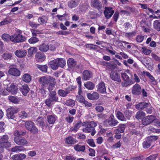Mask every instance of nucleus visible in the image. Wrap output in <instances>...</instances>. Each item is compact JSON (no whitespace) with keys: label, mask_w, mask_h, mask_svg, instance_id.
<instances>
[{"label":"nucleus","mask_w":160,"mask_h":160,"mask_svg":"<svg viewBox=\"0 0 160 160\" xmlns=\"http://www.w3.org/2000/svg\"><path fill=\"white\" fill-rule=\"evenodd\" d=\"M97 126V123L95 122L92 121L88 123L87 127L82 129L85 132H91L92 136L95 135L96 132L95 127Z\"/></svg>","instance_id":"1"},{"label":"nucleus","mask_w":160,"mask_h":160,"mask_svg":"<svg viewBox=\"0 0 160 160\" xmlns=\"http://www.w3.org/2000/svg\"><path fill=\"white\" fill-rule=\"evenodd\" d=\"M11 41L13 42L19 43L25 41L26 37L20 33H15L11 35Z\"/></svg>","instance_id":"2"},{"label":"nucleus","mask_w":160,"mask_h":160,"mask_svg":"<svg viewBox=\"0 0 160 160\" xmlns=\"http://www.w3.org/2000/svg\"><path fill=\"white\" fill-rule=\"evenodd\" d=\"M25 126L26 128L32 133H37L38 132V130L34 123L31 121L26 122L25 123Z\"/></svg>","instance_id":"3"},{"label":"nucleus","mask_w":160,"mask_h":160,"mask_svg":"<svg viewBox=\"0 0 160 160\" xmlns=\"http://www.w3.org/2000/svg\"><path fill=\"white\" fill-rule=\"evenodd\" d=\"M51 81H55V79L52 77L43 76L41 77L39 81L43 88L47 87Z\"/></svg>","instance_id":"4"},{"label":"nucleus","mask_w":160,"mask_h":160,"mask_svg":"<svg viewBox=\"0 0 160 160\" xmlns=\"http://www.w3.org/2000/svg\"><path fill=\"white\" fill-rule=\"evenodd\" d=\"M118 122L115 118L113 115H111L108 119L104 121L105 125L108 126L113 127L116 126Z\"/></svg>","instance_id":"5"},{"label":"nucleus","mask_w":160,"mask_h":160,"mask_svg":"<svg viewBox=\"0 0 160 160\" xmlns=\"http://www.w3.org/2000/svg\"><path fill=\"white\" fill-rule=\"evenodd\" d=\"M18 108L17 107H12L6 110L7 116L8 119H13L15 118L14 114L18 112Z\"/></svg>","instance_id":"6"},{"label":"nucleus","mask_w":160,"mask_h":160,"mask_svg":"<svg viewBox=\"0 0 160 160\" xmlns=\"http://www.w3.org/2000/svg\"><path fill=\"white\" fill-rule=\"evenodd\" d=\"M8 137L7 135H4L0 138V145L5 147L9 148L11 147L10 143L8 141Z\"/></svg>","instance_id":"7"},{"label":"nucleus","mask_w":160,"mask_h":160,"mask_svg":"<svg viewBox=\"0 0 160 160\" xmlns=\"http://www.w3.org/2000/svg\"><path fill=\"white\" fill-rule=\"evenodd\" d=\"M154 115H148L143 118L142 120V123L144 126L150 124L153 122L154 120Z\"/></svg>","instance_id":"8"},{"label":"nucleus","mask_w":160,"mask_h":160,"mask_svg":"<svg viewBox=\"0 0 160 160\" xmlns=\"http://www.w3.org/2000/svg\"><path fill=\"white\" fill-rule=\"evenodd\" d=\"M110 77L115 81L119 82H121L119 74L117 71H112L110 73Z\"/></svg>","instance_id":"9"},{"label":"nucleus","mask_w":160,"mask_h":160,"mask_svg":"<svg viewBox=\"0 0 160 160\" xmlns=\"http://www.w3.org/2000/svg\"><path fill=\"white\" fill-rule=\"evenodd\" d=\"M114 12V11L113 10L112 8L108 7H105L104 13L107 19H109L111 17Z\"/></svg>","instance_id":"10"},{"label":"nucleus","mask_w":160,"mask_h":160,"mask_svg":"<svg viewBox=\"0 0 160 160\" xmlns=\"http://www.w3.org/2000/svg\"><path fill=\"white\" fill-rule=\"evenodd\" d=\"M141 88L138 84H135L132 88V93L134 95H139L141 93Z\"/></svg>","instance_id":"11"},{"label":"nucleus","mask_w":160,"mask_h":160,"mask_svg":"<svg viewBox=\"0 0 160 160\" xmlns=\"http://www.w3.org/2000/svg\"><path fill=\"white\" fill-rule=\"evenodd\" d=\"M14 142L18 145H25L28 143L27 140L24 138L16 137L14 139Z\"/></svg>","instance_id":"12"},{"label":"nucleus","mask_w":160,"mask_h":160,"mask_svg":"<svg viewBox=\"0 0 160 160\" xmlns=\"http://www.w3.org/2000/svg\"><path fill=\"white\" fill-rule=\"evenodd\" d=\"M92 72L90 71L85 70L82 73V79L83 80H88L92 77Z\"/></svg>","instance_id":"13"},{"label":"nucleus","mask_w":160,"mask_h":160,"mask_svg":"<svg viewBox=\"0 0 160 160\" xmlns=\"http://www.w3.org/2000/svg\"><path fill=\"white\" fill-rule=\"evenodd\" d=\"M7 91L12 94H16L18 91V89L16 85L13 84H11L7 88Z\"/></svg>","instance_id":"14"},{"label":"nucleus","mask_w":160,"mask_h":160,"mask_svg":"<svg viewBox=\"0 0 160 160\" xmlns=\"http://www.w3.org/2000/svg\"><path fill=\"white\" fill-rule=\"evenodd\" d=\"M91 4L92 7L98 10L102 8V3L99 0H91Z\"/></svg>","instance_id":"15"},{"label":"nucleus","mask_w":160,"mask_h":160,"mask_svg":"<svg viewBox=\"0 0 160 160\" xmlns=\"http://www.w3.org/2000/svg\"><path fill=\"white\" fill-rule=\"evenodd\" d=\"M36 60L39 62H42L44 61L46 58L45 55L40 52L37 53L35 55Z\"/></svg>","instance_id":"16"},{"label":"nucleus","mask_w":160,"mask_h":160,"mask_svg":"<svg viewBox=\"0 0 160 160\" xmlns=\"http://www.w3.org/2000/svg\"><path fill=\"white\" fill-rule=\"evenodd\" d=\"M97 91L102 93H106V88L105 84L103 82H101L97 86Z\"/></svg>","instance_id":"17"},{"label":"nucleus","mask_w":160,"mask_h":160,"mask_svg":"<svg viewBox=\"0 0 160 160\" xmlns=\"http://www.w3.org/2000/svg\"><path fill=\"white\" fill-rule=\"evenodd\" d=\"M19 89L22 94L24 96L27 95L30 90L29 87L26 84H24L22 87H20Z\"/></svg>","instance_id":"18"},{"label":"nucleus","mask_w":160,"mask_h":160,"mask_svg":"<svg viewBox=\"0 0 160 160\" xmlns=\"http://www.w3.org/2000/svg\"><path fill=\"white\" fill-rule=\"evenodd\" d=\"M8 73L13 76L18 77L20 75V72L18 69L15 68H10L8 71Z\"/></svg>","instance_id":"19"},{"label":"nucleus","mask_w":160,"mask_h":160,"mask_svg":"<svg viewBox=\"0 0 160 160\" xmlns=\"http://www.w3.org/2000/svg\"><path fill=\"white\" fill-rule=\"evenodd\" d=\"M88 98L91 100L98 99L99 97V94L96 92H94L92 93H88L87 94Z\"/></svg>","instance_id":"20"},{"label":"nucleus","mask_w":160,"mask_h":160,"mask_svg":"<svg viewBox=\"0 0 160 160\" xmlns=\"http://www.w3.org/2000/svg\"><path fill=\"white\" fill-rule=\"evenodd\" d=\"M14 54L18 57L23 58L26 55L27 52L26 50L18 49L14 52Z\"/></svg>","instance_id":"21"},{"label":"nucleus","mask_w":160,"mask_h":160,"mask_svg":"<svg viewBox=\"0 0 160 160\" xmlns=\"http://www.w3.org/2000/svg\"><path fill=\"white\" fill-rule=\"evenodd\" d=\"M49 98L53 102H57L58 99V97L57 96L56 92L55 91L50 92Z\"/></svg>","instance_id":"22"},{"label":"nucleus","mask_w":160,"mask_h":160,"mask_svg":"<svg viewBox=\"0 0 160 160\" xmlns=\"http://www.w3.org/2000/svg\"><path fill=\"white\" fill-rule=\"evenodd\" d=\"M149 105V103L145 102H142L136 105V108L138 110H142L147 107Z\"/></svg>","instance_id":"23"},{"label":"nucleus","mask_w":160,"mask_h":160,"mask_svg":"<svg viewBox=\"0 0 160 160\" xmlns=\"http://www.w3.org/2000/svg\"><path fill=\"white\" fill-rule=\"evenodd\" d=\"M48 65L53 70H57L58 68L57 59L49 62Z\"/></svg>","instance_id":"24"},{"label":"nucleus","mask_w":160,"mask_h":160,"mask_svg":"<svg viewBox=\"0 0 160 160\" xmlns=\"http://www.w3.org/2000/svg\"><path fill=\"white\" fill-rule=\"evenodd\" d=\"M82 122L80 121H78L77 123L75 124L73 127H71L70 128V131L71 132H76L78 129L80 127L81 125Z\"/></svg>","instance_id":"25"},{"label":"nucleus","mask_w":160,"mask_h":160,"mask_svg":"<svg viewBox=\"0 0 160 160\" xmlns=\"http://www.w3.org/2000/svg\"><path fill=\"white\" fill-rule=\"evenodd\" d=\"M79 2V0H71L68 2V6L71 8H73L77 6Z\"/></svg>","instance_id":"26"},{"label":"nucleus","mask_w":160,"mask_h":160,"mask_svg":"<svg viewBox=\"0 0 160 160\" xmlns=\"http://www.w3.org/2000/svg\"><path fill=\"white\" fill-rule=\"evenodd\" d=\"M39 49L42 52H46L49 49V46L47 44L43 43L39 46Z\"/></svg>","instance_id":"27"},{"label":"nucleus","mask_w":160,"mask_h":160,"mask_svg":"<svg viewBox=\"0 0 160 160\" xmlns=\"http://www.w3.org/2000/svg\"><path fill=\"white\" fill-rule=\"evenodd\" d=\"M25 149L21 146H17L11 149V151L12 152L18 153L22 151H24Z\"/></svg>","instance_id":"28"},{"label":"nucleus","mask_w":160,"mask_h":160,"mask_svg":"<svg viewBox=\"0 0 160 160\" xmlns=\"http://www.w3.org/2000/svg\"><path fill=\"white\" fill-rule=\"evenodd\" d=\"M57 119V117L54 115H52L47 116L48 122L50 124H53Z\"/></svg>","instance_id":"29"},{"label":"nucleus","mask_w":160,"mask_h":160,"mask_svg":"<svg viewBox=\"0 0 160 160\" xmlns=\"http://www.w3.org/2000/svg\"><path fill=\"white\" fill-rule=\"evenodd\" d=\"M32 79L31 76L28 73L24 74L22 77V80L23 81L26 82H29Z\"/></svg>","instance_id":"30"},{"label":"nucleus","mask_w":160,"mask_h":160,"mask_svg":"<svg viewBox=\"0 0 160 160\" xmlns=\"http://www.w3.org/2000/svg\"><path fill=\"white\" fill-rule=\"evenodd\" d=\"M74 148L77 152H84L85 149V147L84 145L77 144L74 146Z\"/></svg>","instance_id":"31"},{"label":"nucleus","mask_w":160,"mask_h":160,"mask_svg":"<svg viewBox=\"0 0 160 160\" xmlns=\"http://www.w3.org/2000/svg\"><path fill=\"white\" fill-rule=\"evenodd\" d=\"M70 93V91L66 89L64 90L62 89H60L58 91V94L61 96L62 97H65L68 94Z\"/></svg>","instance_id":"32"},{"label":"nucleus","mask_w":160,"mask_h":160,"mask_svg":"<svg viewBox=\"0 0 160 160\" xmlns=\"http://www.w3.org/2000/svg\"><path fill=\"white\" fill-rule=\"evenodd\" d=\"M58 67H60L63 68L66 64V62L64 59L63 58L57 59Z\"/></svg>","instance_id":"33"},{"label":"nucleus","mask_w":160,"mask_h":160,"mask_svg":"<svg viewBox=\"0 0 160 160\" xmlns=\"http://www.w3.org/2000/svg\"><path fill=\"white\" fill-rule=\"evenodd\" d=\"M67 64L68 67L71 68L74 67L76 65V62L73 59L70 58L68 60Z\"/></svg>","instance_id":"34"},{"label":"nucleus","mask_w":160,"mask_h":160,"mask_svg":"<svg viewBox=\"0 0 160 160\" xmlns=\"http://www.w3.org/2000/svg\"><path fill=\"white\" fill-rule=\"evenodd\" d=\"M146 115L145 113L142 111L137 112L135 118L138 119H139L144 117Z\"/></svg>","instance_id":"35"},{"label":"nucleus","mask_w":160,"mask_h":160,"mask_svg":"<svg viewBox=\"0 0 160 160\" xmlns=\"http://www.w3.org/2000/svg\"><path fill=\"white\" fill-rule=\"evenodd\" d=\"M153 27L158 31H160V20L155 21L153 23Z\"/></svg>","instance_id":"36"},{"label":"nucleus","mask_w":160,"mask_h":160,"mask_svg":"<svg viewBox=\"0 0 160 160\" xmlns=\"http://www.w3.org/2000/svg\"><path fill=\"white\" fill-rule=\"evenodd\" d=\"M36 123L39 126L43 127L44 126L43 118L41 117H38L36 120Z\"/></svg>","instance_id":"37"},{"label":"nucleus","mask_w":160,"mask_h":160,"mask_svg":"<svg viewBox=\"0 0 160 160\" xmlns=\"http://www.w3.org/2000/svg\"><path fill=\"white\" fill-rule=\"evenodd\" d=\"M84 86L88 89L92 90L94 87V84L91 82H87L84 84Z\"/></svg>","instance_id":"38"},{"label":"nucleus","mask_w":160,"mask_h":160,"mask_svg":"<svg viewBox=\"0 0 160 160\" xmlns=\"http://www.w3.org/2000/svg\"><path fill=\"white\" fill-rule=\"evenodd\" d=\"M36 67L40 70L44 72H46L47 71V66L45 65L37 64Z\"/></svg>","instance_id":"39"},{"label":"nucleus","mask_w":160,"mask_h":160,"mask_svg":"<svg viewBox=\"0 0 160 160\" xmlns=\"http://www.w3.org/2000/svg\"><path fill=\"white\" fill-rule=\"evenodd\" d=\"M65 143L68 144H73L75 143V142L73 137L70 136L68 137L65 139Z\"/></svg>","instance_id":"40"},{"label":"nucleus","mask_w":160,"mask_h":160,"mask_svg":"<svg viewBox=\"0 0 160 160\" xmlns=\"http://www.w3.org/2000/svg\"><path fill=\"white\" fill-rule=\"evenodd\" d=\"M26 134V132L25 131L16 130L14 133V136L18 137L20 136H23Z\"/></svg>","instance_id":"41"},{"label":"nucleus","mask_w":160,"mask_h":160,"mask_svg":"<svg viewBox=\"0 0 160 160\" xmlns=\"http://www.w3.org/2000/svg\"><path fill=\"white\" fill-rule=\"evenodd\" d=\"M55 83L56 82L55 81H51L50 83H49L48 86L47 87H48V89L50 92L54 89Z\"/></svg>","instance_id":"42"},{"label":"nucleus","mask_w":160,"mask_h":160,"mask_svg":"<svg viewBox=\"0 0 160 160\" xmlns=\"http://www.w3.org/2000/svg\"><path fill=\"white\" fill-rule=\"evenodd\" d=\"M11 36H10L9 34L6 33L3 34L1 36L2 39L5 42H8L11 41Z\"/></svg>","instance_id":"43"},{"label":"nucleus","mask_w":160,"mask_h":160,"mask_svg":"<svg viewBox=\"0 0 160 160\" xmlns=\"http://www.w3.org/2000/svg\"><path fill=\"white\" fill-rule=\"evenodd\" d=\"M65 104L69 106L72 107L75 105V101L71 99H69L66 101Z\"/></svg>","instance_id":"44"},{"label":"nucleus","mask_w":160,"mask_h":160,"mask_svg":"<svg viewBox=\"0 0 160 160\" xmlns=\"http://www.w3.org/2000/svg\"><path fill=\"white\" fill-rule=\"evenodd\" d=\"M12 57V54L8 52L4 53L2 55V58L5 60L10 59Z\"/></svg>","instance_id":"45"},{"label":"nucleus","mask_w":160,"mask_h":160,"mask_svg":"<svg viewBox=\"0 0 160 160\" xmlns=\"http://www.w3.org/2000/svg\"><path fill=\"white\" fill-rule=\"evenodd\" d=\"M39 41L38 38L35 36L31 37L28 40V42L30 44H34L38 42Z\"/></svg>","instance_id":"46"},{"label":"nucleus","mask_w":160,"mask_h":160,"mask_svg":"<svg viewBox=\"0 0 160 160\" xmlns=\"http://www.w3.org/2000/svg\"><path fill=\"white\" fill-rule=\"evenodd\" d=\"M117 117L118 118L122 121H124L125 120V117L121 112L120 111H118L117 113Z\"/></svg>","instance_id":"47"},{"label":"nucleus","mask_w":160,"mask_h":160,"mask_svg":"<svg viewBox=\"0 0 160 160\" xmlns=\"http://www.w3.org/2000/svg\"><path fill=\"white\" fill-rule=\"evenodd\" d=\"M8 99L10 102L14 103H17L19 102L17 98L12 96H9L8 97Z\"/></svg>","instance_id":"48"},{"label":"nucleus","mask_w":160,"mask_h":160,"mask_svg":"<svg viewBox=\"0 0 160 160\" xmlns=\"http://www.w3.org/2000/svg\"><path fill=\"white\" fill-rule=\"evenodd\" d=\"M126 81V82H122L121 83V85L122 87H127L133 83L131 80H128Z\"/></svg>","instance_id":"49"},{"label":"nucleus","mask_w":160,"mask_h":160,"mask_svg":"<svg viewBox=\"0 0 160 160\" xmlns=\"http://www.w3.org/2000/svg\"><path fill=\"white\" fill-rule=\"evenodd\" d=\"M125 128V125L123 124L122 125L120 126L119 128L117 129H116L115 131V132L116 133H122L124 131Z\"/></svg>","instance_id":"50"},{"label":"nucleus","mask_w":160,"mask_h":160,"mask_svg":"<svg viewBox=\"0 0 160 160\" xmlns=\"http://www.w3.org/2000/svg\"><path fill=\"white\" fill-rule=\"evenodd\" d=\"M19 117L22 119L26 118L28 116V114L25 111H23L20 112L18 114Z\"/></svg>","instance_id":"51"},{"label":"nucleus","mask_w":160,"mask_h":160,"mask_svg":"<svg viewBox=\"0 0 160 160\" xmlns=\"http://www.w3.org/2000/svg\"><path fill=\"white\" fill-rule=\"evenodd\" d=\"M37 49L35 47H32L29 48L28 51V53L30 55H32L34 53H35L37 51Z\"/></svg>","instance_id":"52"},{"label":"nucleus","mask_w":160,"mask_h":160,"mask_svg":"<svg viewBox=\"0 0 160 160\" xmlns=\"http://www.w3.org/2000/svg\"><path fill=\"white\" fill-rule=\"evenodd\" d=\"M38 21L40 24H43L46 23L47 20L45 16H42L38 18Z\"/></svg>","instance_id":"53"},{"label":"nucleus","mask_w":160,"mask_h":160,"mask_svg":"<svg viewBox=\"0 0 160 160\" xmlns=\"http://www.w3.org/2000/svg\"><path fill=\"white\" fill-rule=\"evenodd\" d=\"M158 138V137L157 136H151L149 137L148 139L151 143L152 142L157 140Z\"/></svg>","instance_id":"54"},{"label":"nucleus","mask_w":160,"mask_h":160,"mask_svg":"<svg viewBox=\"0 0 160 160\" xmlns=\"http://www.w3.org/2000/svg\"><path fill=\"white\" fill-rule=\"evenodd\" d=\"M151 143L148 139L144 141L142 143L143 147L144 148H147L151 146Z\"/></svg>","instance_id":"55"},{"label":"nucleus","mask_w":160,"mask_h":160,"mask_svg":"<svg viewBox=\"0 0 160 160\" xmlns=\"http://www.w3.org/2000/svg\"><path fill=\"white\" fill-rule=\"evenodd\" d=\"M144 37L142 35H138L136 38V41L139 43L142 42L144 39Z\"/></svg>","instance_id":"56"},{"label":"nucleus","mask_w":160,"mask_h":160,"mask_svg":"<svg viewBox=\"0 0 160 160\" xmlns=\"http://www.w3.org/2000/svg\"><path fill=\"white\" fill-rule=\"evenodd\" d=\"M133 112L131 111L126 110L124 112V114L127 118L129 119L131 117Z\"/></svg>","instance_id":"57"},{"label":"nucleus","mask_w":160,"mask_h":160,"mask_svg":"<svg viewBox=\"0 0 160 160\" xmlns=\"http://www.w3.org/2000/svg\"><path fill=\"white\" fill-rule=\"evenodd\" d=\"M57 17L59 20L64 21L67 20V15L66 14L62 15H57Z\"/></svg>","instance_id":"58"},{"label":"nucleus","mask_w":160,"mask_h":160,"mask_svg":"<svg viewBox=\"0 0 160 160\" xmlns=\"http://www.w3.org/2000/svg\"><path fill=\"white\" fill-rule=\"evenodd\" d=\"M136 34L135 31H133L128 33H126L125 34V36L128 38H130L135 36Z\"/></svg>","instance_id":"59"},{"label":"nucleus","mask_w":160,"mask_h":160,"mask_svg":"<svg viewBox=\"0 0 160 160\" xmlns=\"http://www.w3.org/2000/svg\"><path fill=\"white\" fill-rule=\"evenodd\" d=\"M97 116L99 120H103L107 118L106 115L102 113L98 114Z\"/></svg>","instance_id":"60"},{"label":"nucleus","mask_w":160,"mask_h":160,"mask_svg":"<svg viewBox=\"0 0 160 160\" xmlns=\"http://www.w3.org/2000/svg\"><path fill=\"white\" fill-rule=\"evenodd\" d=\"M77 100L79 102L82 103L85 100L83 96L81 95H78L76 96Z\"/></svg>","instance_id":"61"},{"label":"nucleus","mask_w":160,"mask_h":160,"mask_svg":"<svg viewBox=\"0 0 160 160\" xmlns=\"http://www.w3.org/2000/svg\"><path fill=\"white\" fill-rule=\"evenodd\" d=\"M87 143L91 147H96V145L92 139H88L87 141Z\"/></svg>","instance_id":"62"},{"label":"nucleus","mask_w":160,"mask_h":160,"mask_svg":"<svg viewBox=\"0 0 160 160\" xmlns=\"http://www.w3.org/2000/svg\"><path fill=\"white\" fill-rule=\"evenodd\" d=\"M74 118L69 115H68L65 118V120L69 123H71L73 121Z\"/></svg>","instance_id":"63"},{"label":"nucleus","mask_w":160,"mask_h":160,"mask_svg":"<svg viewBox=\"0 0 160 160\" xmlns=\"http://www.w3.org/2000/svg\"><path fill=\"white\" fill-rule=\"evenodd\" d=\"M157 154H152L147 158L145 160H155L157 156Z\"/></svg>","instance_id":"64"}]
</instances>
